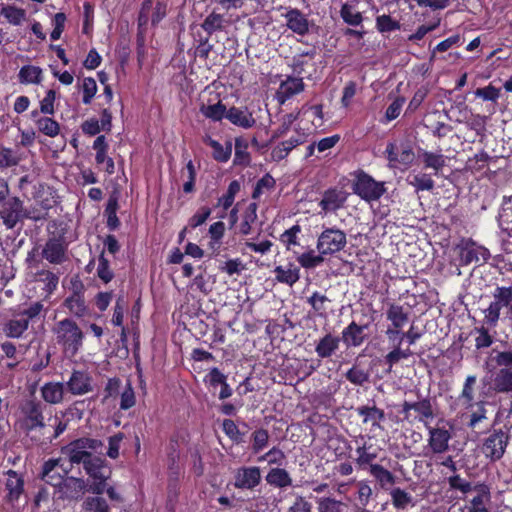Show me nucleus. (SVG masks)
I'll return each instance as SVG.
<instances>
[{
    "instance_id": "17",
    "label": "nucleus",
    "mask_w": 512,
    "mask_h": 512,
    "mask_svg": "<svg viewBox=\"0 0 512 512\" xmlns=\"http://www.w3.org/2000/svg\"><path fill=\"white\" fill-rule=\"evenodd\" d=\"M305 88L302 78L288 77L282 81L276 92V99L280 104H284L293 96L301 93Z\"/></svg>"
},
{
    "instance_id": "4",
    "label": "nucleus",
    "mask_w": 512,
    "mask_h": 512,
    "mask_svg": "<svg viewBox=\"0 0 512 512\" xmlns=\"http://www.w3.org/2000/svg\"><path fill=\"white\" fill-rule=\"evenodd\" d=\"M83 467L87 475L93 480L89 485L88 491L96 495L103 494L105 483L111 475V471L105 464V460L97 456H92V458L85 462Z\"/></svg>"
},
{
    "instance_id": "50",
    "label": "nucleus",
    "mask_w": 512,
    "mask_h": 512,
    "mask_svg": "<svg viewBox=\"0 0 512 512\" xmlns=\"http://www.w3.org/2000/svg\"><path fill=\"white\" fill-rule=\"evenodd\" d=\"M489 250L482 246L471 245L465 251L464 258L467 263L485 262L489 259Z\"/></svg>"
},
{
    "instance_id": "39",
    "label": "nucleus",
    "mask_w": 512,
    "mask_h": 512,
    "mask_svg": "<svg viewBox=\"0 0 512 512\" xmlns=\"http://www.w3.org/2000/svg\"><path fill=\"white\" fill-rule=\"evenodd\" d=\"M83 512H110V506L101 495L88 496L82 503Z\"/></svg>"
},
{
    "instance_id": "62",
    "label": "nucleus",
    "mask_w": 512,
    "mask_h": 512,
    "mask_svg": "<svg viewBox=\"0 0 512 512\" xmlns=\"http://www.w3.org/2000/svg\"><path fill=\"white\" fill-rule=\"evenodd\" d=\"M136 403L135 392L130 382H127L120 396V409L128 410Z\"/></svg>"
},
{
    "instance_id": "46",
    "label": "nucleus",
    "mask_w": 512,
    "mask_h": 512,
    "mask_svg": "<svg viewBox=\"0 0 512 512\" xmlns=\"http://www.w3.org/2000/svg\"><path fill=\"white\" fill-rule=\"evenodd\" d=\"M38 130L48 137H56L60 133V125L50 117H40L36 120Z\"/></svg>"
},
{
    "instance_id": "61",
    "label": "nucleus",
    "mask_w": 512,
    "mask_h": 512,
    "mask_svg": "<svg viewBox=\"0 0 512 512\" xmlns=\"http://www.w3.org/2000/svg\"><path fill=\"white\" fill-rule=\"evenodd\" d=\"M82 91H83V98L82 102L85 105H88L91 103L93 97L95 96L97 92V84L94 78L92 77H86L83 80L82 84Z\"/></svg>"
},
{
    "instance_id": "44",
    "label": "nucleus",
    "mask_w": 512,
    "mask_h": 512,
    "mask_svg": "<svg viewBox=\"0 0 512 512\" xmlns=\"http://www.w3.org/2000/svg\"><path fill=\"white\" fill-rule=\"evenodd\" d=\"M318 512H343L345 504L333 497L316 498Z\"/></svg>"
},
{
    "instance_id": "24",
    "label": "nucleus",
    "mask_w": 512,
    "mask_h": 512,
    "mask_svg": "<svg viewBox=\"0 0 512 512\" xmlns=\"http://www.w3.org/2000/svg\"><path fill=\"white\" fill-rule=\"evenodd\" d=\"M225 118L228 119L232 124L244 129H249L256 123L252 113H250L247 109L237 107H231L228 109Z\"/></svg>"
},
{
    "instance_id": "53",
    "label": "nucleus",
    "mask_w": 512,
    "mask_h": 512,
    "mask_svg": "<svg viewBox=\"0 0 512 512\" xmlns=\"http://www.w3.org/2000/svg\"><path fill=\"white\" fill-rule=\"evenodd\" d=\"M65 306L75 316L82 317L86 313V305L80 294L74 293L65 300Z\"/></svg>"
},
{
    "instance_id": "52",
    "label": "nucleus",
    "mask_w": 512,
    "mask_h": 512,
    "mask_svg": "<svg viewBox=\"0 0 512 512\" xmlns=\"http://www.w3.org/2000/svg\"><path fill=\"white\" fill-rule=\"evenodd\" d=\"M330 302L328 297L318 291L312 293V295L307 299V303H309L314 312L319 316H324L327 311V304Z\"/></svg>"
},
{
    "instance_id": "2",
    "label": "nucleus",
    "mask_w": 512,
    "mask_h": 512,
    "mask_svg": "<svg viewBox=\"0 0 512 512\" xmlns=\"http://www.w3.org/2000/svg\"><path fill=\"white\" fill-rule=\"evenodd\" d=\"M51 331L65 357L73 358L81 350L84 333L74 320L70 318L60 320L53 325Z\"/></svg>"
},
{
    "instance_id": "58",
    "label": "nucleus",
    "mask_w": 512,
    "mask_h": 512,
    "mask_svg": "<svg viewBox=\"0 0 512 512\" xmlns=\"http://www.w3.org/2000/svg\"><path fill=\"white\" fill-rule=\"evenodd\" d=\"M43 311H46L44 308L43 303L40 301H36L31 303L27 308H24L20 312L17 313V316H20L27 320L29 323L30 321H33L37 317L41 315Z\"/></svg>"
},
{
    "instance_id": "22",
    "label": "nucleus",
    "mask_w": 512,
    "mask_h": 512,
    "mask_svg": "<svg viewBox=\"0 0 512 512\" xmlns=\"http://www.w3.org/2000/svg\"><path fill=\"white\" fill-rule=\"evenodd\" d=\"M287 27L294 33L304 36L309 31V22L306 16L298 9H290L284 15Z\"/></svg>"
},
{
    "instance_id": "9",
    "label": "nucleus",
    "mask_w": 512,
    "mask_h": 512,
    "mask_svg": "<svg viewBox=\"0 0 512 512\" xmlns=\"http://www.w3.org/2000/svg\"><path fill=\"white\" fill-rule=\"evenodd\" d=\"M348 196L349 193L342 188H329L325 190L318 204L321 208L319 214L328 215L336 213L345 206Z\"/></svg>"
},
{
    "instance_id": "29",
    "label": "nucleus",
    "mask_w": 512,
    "mask_h": 512,
    "mask_svg": "<svg viewBox=\"0 0 512 512\" xmlns=\"http://www.w3.org/2000/svg\"><path fill=\"white\" fill-rule=\"evenodd\" d=\"M6 489L8 491V498L10 501H16L19 499L23 492L24 480L16 471H7Z\"/></svg>"
},
{
    "instance_id": "56",
    "label": "nucleus",
    "mask_w": 512,
    "mask_h": 512,
    "mask_svg": "<svg viewBox=\"0 0 512 512\" xmlns=\"http://www.w3.org/2000/svg\"><path fill=\"white\" fill-rule=\"evenodd\" d=\"M275 186V180L274 178L269 175L265 174L261 179H259L256 183V186L252 193L253 199H258L262 194L265 192L271 191Z\"/></svg>"
},
{
    "instance_id": "42",
    "label": "nucleus",
    "mask_w": 512,
    "mask_h": 512,
    "mask_svg": "<svg viewBox=\"0 0 512 512\" xmlns=\"http://www.w3.org/2000/svg\"><path fill=\"white\" fill-rule=\"evenodd\" d=\"M346 379L357 386H362L369 381L370 373L358 364H354L346 373Z\"/></svg>"
},
{
    "instance_id": "7",
    "label": "nucleus",
    "mask_w": 512,
    "mask_h": 512,
    "mask_svg": "<svg viewBox=\"0 0 512 512\" xmlns=\"http://www.w3.org/2000/svg\"><path fill=\"white\" fill-rule=\"evenodd\" d=\"M71 471V467L65 459L54 458L49 459L43 464L42 479L54 486L58 487L65 480L64 477Z\"/></svg>"
},
{
    "instance_id": "26",
    "label": "nucleus",
    "mask_w": 512,
    "mask_h": 512,
    "mask_svg": "<svg viewBox=\"0 0 512 512\" xmlns=\"http://www.w3.org/2000/svg\"><path fill=\"white\" fill-rule=\"evenodd\" d=\"M266 482L279 489H284L292 486L293 480L289 472L280 467L271 468L265 476Z\"/></svg>"
},
{
    "instance_id": "20",
    "label": "nucleus",
    "mask_w": 512,
    "mask_h": 512,
    "mask_svg": "<svg viewBox=\"0 0 512 512\" xmlns=\"http://www.w3.org/2000/svg\"><path fill=\"white\" fill-rule=\"evenodd\" d=\"M414 410L418 413V420L420 422H425L428 419H432L434 417V411L432 408V404L430 399L425 398L417 402H408L405 401L402 405V413L405 418H409L410 411Z\"/></svg>"
},
{
    "instance_id": "3",
    "label": "nucleus",
    "mask_w": 512,
    "mask_h": 512,
    "mask_svg": "<svg viewBox=\"0 0 512 512\" xmlns=\"http://www.w3.org/2000/svg\"><path fill=\"white\" fill-rule=\"evenodd\" d=\"M101 446V441L97 439L79 438L62 447L59 458L65 459L71 468L73 464L84 465L92 458V451H97Z\"/></svg>"
},
{
    "instance_id": "5",
    "label": "nucleus",
    "mask_w": 512,
    "mask_h": 512,
    "mask_svg": "<svg viewBox=\"0 0 512 512\" xmlns=\"http://www.w3.org/2000/svg\"><path fill=\"white\" fill-rule=\"evenodd\" d=\"M347 244L346 233L336 227H325L317 238V252L333 255L345 248Z\"/></svg>"
},
{
    "instance_id": "27",
    "label": "nucleus",
    "mask_w": 512,
    "mask_h": 512,
    "mask_svg": "<svg viewBox=\"0 0 512 512\" xmlns=\"http://www.w3.org/2000/svg\"><path fill=\"white\" fill-rule=\"evenodd\" d=\"M275 278L278 282L293 286L300 278V269L293 263L276 266L274 269Z\"/></svg>"
},
{
    "instance_id": "60",
    "label": "nucleus",
    "mask_w": 512,
    "mask_h": 512,
    "mask_svg": "<svg viewBox=\"0 0 512 512\" xmlns=\"http://www.w3.org/2000/svg\"><path fill=\"white\" fill-rule=\"evenodd\" d=\"M376 27L382 33L392 32L400 28V23L389 15H380L376 18Z\"/></svg>"
},
{
    "instance_id": "54",
    "label": "nucleus",
    "mask_w": 512,
    "mask_h": 512,
    "mask_svg": "<svg viewBox=\"0 0 512 512\" xmlns=\"http://www.w3.org/2000/svg\"><path fill=\"white\" fill-rule=\"evenodd\" d=\"M412 355L410 349H401L399 343L385 356V364L388 365V370L391 371L392 367L402 359H407Z\"/></svg>"
},
{
    "instance_id": "51",
    "label": "nucleus",
    "mask_w": 512,
    "mask_h": 512,
    "mask_svg": "<svg viewBox=\"0 0 512 512\" xmlns=\"http://www.w3.org/2000/svg\"><path fill=\"white\" fill-rule=\"evenodd\" d=\"M370 474L380 483L382 487L395 483L394 475L379 464H371L369 468Z\"/></svg>"
},
{
    "instance_id": "38",
    "label": "nucleus",
    "mask_w": 512,
    "mask_h": 512,
    "mask_svg": "<svg viewBox=\"0 0 512 512\" xmlns=\"http://www.w3.org/2000/svg\"><path fill=\"white\" fill-rule=\"evenodd\" d=\"M498 223L503 231L512 233V195L504 198L501 210L498 216Z\"/></svg>"
},
{
    "instance_id": "47",
    "label": "nucleus",
    "mask_w": 512,
    "mask_h": 512,
    "mask_svg": "<svg viewBox=\"0 0 512 512\" xmlns=\"http://www.w3.org/2000/svg\"><path fill=\"white\" fill-rule=\"evenodd\" d=\"M1 15L4 16L10 24L15 26L20 25L26 19V11L13 5L2 7Z\"/></svg>"
},
{
    "instance_id": "63",
    "label": "nucleus",
    "mask_w": 512,
    "mask_h": 512,
    "mask_svg": "<svg viewBox=\"0 0 512 512\" xmlns=\"http://www.w3.org/2000/svg\"><path fill=\"white\" fill-rule=\"evenodd\" d=\"M252 449L255 453L260 452L263 450L267 445L269 441V434L268 431L265 429H258L253 432L252 434Z\"/></svg>"
},
{
    "instance_id": "55",
    "label": "nucleus",
    "mask_w": 512,
    "mask_h": 512,
    "mask_svg": "<svg viewBox=\"0 0 512 512\" xmlns=\"http://www.w3.org/2000/svg\"><path fill=\"white\" fill-rule=\"evenodd\" d=\"M410 185H412L417 191H431L434 188V181L429 174L419 173L413 175L409 180Z\"/></svg>"
},
{
    "instance_id": "37",
    "label": "nucleus",
    "mask_w": 512,
    "mask_h": 512,
    "mask_svg": "<svg viewBox=\"0 0 512 512\" xmlns=\"http://www.w3.org/2000/svg\"><path fill=\"white\" fill-rule=\"evenodd\" d=\"M226 24L227 21L224 15L212 12L206 16V18L201 24V27L207 34L212 35L217 31L224 30Z\"/></svg>"
},
{
    "instance_id": "10",
    "label": "nucleus",
    "mask_w": 512,
    "mask_h": 512,
    "mask_svg": "<svg viewBox=\"0 0 512 512\" xmlns=\"http://www.w3.org/2000/svg\"><path fill=\"white\" fill-rule=\"evenodd\" d=\"M385 153L392 167L408 168L415 160V153L407 144L389 143L386 146Z\"/></svg>"
},
{
    "instance_id": "30",
    "label": "nucleus",
    "mask_w": 512,
    "mask_h": 512,
    "mask_svg": "<svg viewBox=\"0 0 512 512\" xmlns=\"http://www.w3.org/2000/svg\"><path fill=\"white\" fill-rule=\"evenodd\" d=\"M420 159L427 169H432L434 175H438L439 172L445 167L447 157L442 153H435L430 151H422Z\"/></svg>"
},
{
    "instance_id": "59",
    "label": "nucleus",
    "mask_w": 512,
    "mask_h": 512,
    "mask_svg": "<svg viewBox=\"0 0 512 512\" xmlns=\"http://www.w3.org/2000/svg\"><path fill=\"white\" fill-rule=\"evenodd\" d=\"M393 505L398 509H406L412 501V497L406 491L395 488L391 491Z\"/></svg>"
},
{
    "instance_id": "57",
    "label": "nucleus",
    "mask_w": 512,
    "mask_h": 512,
    "mask_svg": "<svg viewBox=\"0 0 512 512\" xmlns=\"http://www.w3.org/2000/svg\"><path fill=\"white\" fill-rule=\"evenodd\" d=\"M298 115H299L298 113L297 114H293V113L285 114L281 118V125L273 132L272 137H271V142L284 136L290 130L294 121L297 120Z\"/></svg>"
},
{
    "instance_id": "6",
    "label": "nucleus",
    "mask_w": 512,
    "mask_h": 512,
    "mask_svg": "<svg viewBox=\"0 0 512 512\" xmlns=\"http://www.w3.org/2000/svg\"><path fill=\"white\" fill-rule=\"evenodd\" d=\"M352 188L356 195L367 202L379 200L386 192L384 182L376 181L365 172L356 175Z\"/></svg>"
},
{
    "instance_id": "41",
    "label": "nucleus",
    "mask_w": 512,
    "mask_h": 512,
    "mask_svg": "<svg viewBox=\"0 0 512 512\" xmlns=\"http://www.w3.org/2000/svg\"><path fill=\"white\" fill-rule=\"evenodd\" d=\"M20 83L39 84L42 81V69L38 66H23L18 74Z\"/></svg>"
},
{
    "instance_id": "45",
    "label": "nucleus",
    "mask_w": 512,
    "mask_h": 512,
    "mask_svg": "<svg viewBox=\"0 0 512 512\" xmlns=\"http://www.w3.org/2000/svg\"><path fill=\"white\" fill-rule=\"evenodd\" d=\"M301 233V227L299 225H293L280 235V242L289 251L293 250L294 247L299 246V234Z\"/></svg>"
},
{
    "instance_id": "43",
    "label": "nucleus",
    "mask_w": 512,
    "mask_h": 512,
    "mask_svg": "<svg viewBox=\"0 0 512 512\" xmlns=\"http://www.w3.org/2000/svg\"><path fill=\"white\" fill-rule=\"evenodd\" d=\"M244 249H248L259 255H266L271 251L273 242L268 239L250 238L244 243Z\"/></svg>"
},
{
    "instance_id": "48",
    "label": "nucleus",
    "mask_w": 512,
    "mask_h": 512,
    "mask_svg": "<svg viewBox=\"0 0 512 512\" xmlns=\"http://www.w3.org/2000/svg\"><path fill=\"white\" fill-rule=\"evenodd\" d=\"M340 16L350 26H359L363 22V16L359 11L348 3H344L340 9Z\"/></svg>"
},
{
    "instance_id": "64",
    "label": "nucleus",
    "mask_w": 512,
    "mask_h": 512,
    "mask_svg": "<svg viewBox=\"0 0 512 512\" xmlns=\"http://www.w3.org/2000/svg\"><path fill=\"white\" fill-rule=\"evenodd\" d=\"M285 454L277 447L271 448L267 453L259 458V461H267L270 465H282L285 461Z\"/></svg>"
},
{
    "instance_id": "11",
    "label": "nucleus",
    "mask_w": 512,
    "mask_h": 512,
    "mask_svg": "<svg viewBox=\"0 0 512 512\" xmlns=\"http://www.w3.org/2000/svg\"><path fill=\"white\" fill-rule=\"evenodd\" d=\"M508 444V434L502 430H494L483 443V453L492 461L502 458Z\"/></svg>"
},
{
    "instance_id": "23",
    "label": "nucleus",
    "mask_w": 512,
    "mask_h": 512,
    "mask_svg": "<svg viewBox=\"0 0 512 512\" xmlns=\"http://www.w3.org/2000/svg\"><path fill=\"white\" fill-rule=\"evenodd\" d=\"M305 140L306 137L302 133L291 136L288 140L280 142L272 149V158L276 161L283 160L294 148L303 144Z\"/></svg>"
},
{
    "instance_id": "12",
    "label": "nucleus",
    "mask_w": 512,
    "mask_h": 512,
    "mask_svg": "<svg viewBox=\"0 0 512 512\" xmlns=\"http://www.w3.org/2000/svg\"><path fill=\"white\" fill-rule=\"evenodd\" d=\"M24 217L23 202L18 197H12L4 202L0 210V218L7 229H13L16 224Z\"/></svg>"
},
{
    "instance_id": "31",
    "label": "nucleus",
    "mask_w": 512,
    "mask_h": 512,
    "mask_svg": "<svg viewBox=\"0 0 512 512\" xmlns=\"http://www.w3.org/2000/svg\"><path fill=\"white\" fill-rule=\"evenodd\" d=\"M386 317L394 328H403L409 320V312L403 306L390 304L386 311Z\"/></svg>"
},
{
    "instance_id": "33",
    "label": "nucleus",
    "mask_w": 512,
    "mask_h": 512,
    "mask_svg": "<svg viewBox=\"0 0 512 512\" xmlns=\"http://www.w3.org/2000/svg\"><path fill=\"white\" fill-rule=\"evenodd\" d=\"M492 389L496 393L512 392V370L500 369L494 376Z\"/></svg>"
},
{
    "instance_id": "8",
    "label": "nucleus",
    "mask_w": 512,
    "mask_h": 512,
    "mask_svg": "<svg viewBox=\"0 0 512 512\" xmlns=\"http://www.w3.org/2000/svg\"><path fill=\"white\" fill-rule=\"evenodd\" d=\"M493 296L494 300L484 311L485 320L491 326L497 324L501 309L510 305L512 301V289L510 287H497Z\"/></svg>"
},
{
    "instance_id": "35",
    "label": "nucleus",
    "mask_w": 512,
    "mask_h": 512,
    "mask_svg": "<svg viewBox=\"0 0 512 512\" xmlns=\"http://www.w3.org/2000/svg\"><path fill=\"white\" fill-rule=\"evenodd\" d=\"M477 377L475 375H468L463 384L462 391L459 395V401L462 402L466 409L474 407V394Z\"/></svg>"
},
{
    "instance_id": "15",
    "label": "nucleus",
    "mask_w": 512,
    "mask_h": 512,
    "mask_svg": "<svg viewBox=\"0 0 512 512\" xmlns=\"http://www.w3.org/2000/svg\"><path fill=\"white\" fill-rule=\"evenodd\" d=\"M261 481L259 467H241L235 474V487L239 489H253Z\"/></svg>"
},
{
    "instance_id": "21",
    "label": "nucleus",
    "mask_w": 512,
    "mask_h": 512,
    "mask_svg": "<svg viewBox=\"0 0 512 512\" xmlns=\"http://www.w3.org/2000/svg\"><path fill=\"white\" fill-rule=\"evenodd\" d=\"M87 484L82 478L67 477L61 485H59V492L62 494L63 499H78L84 493Z\"/></svg>"
},
{
    "instance_id": "1",
    "label": "nucleus",
    "mask_w": 512,
    "mask_h": 512,
    "mask_svg": "<svg viewBox=\"0 0 512 512\" xmlns=\"http://www.w3.org/2000/svg\"><path fill=\"white\" fill-rule=\"evenodd\" d=\"M18 420L26 436L39 443H52L66 429L67 421L52 413V409L36 399H28L20 405Z\"/></svg>"
},
{
    "instance_id": "18",
    "label": "nucleus",
    "mask_w": 512,
    "mask_h": 512,
    "mask_svg": "<svg viewBox=\"0 0 512 512\" xmlns=\"http://www.w3.org/2000/svg\"><path fill=\"white\" fill-rule=\"evenodd\" d=\"M428 446L434 454L445 453L449 449L450 432L445 428L429 427Z\"/></svg>"
},
{
    "instance_id": "36",
    "label": "nucleus",
    "mask_w": 512,
    "mask_h": 512,
    "mask_svg": "<svg viewBox=\"0 0 512 512\" xmlns=\"http://www.w3.org/2000/svg\"><path fill=\"white\" fill-rule=\"evenodd\" d=\"M356 411L363 417L364 423H370L373 427H379L380 421L385 417L384 411L376 406H360Z\"/></svg>"
},
{
    "instance_id": "34",
    "label": "nucleus",
    "mask_w": 512,
    "mask_h": 512,
    "mask_svg": "<svg viewBox=\"0 0 512 512\" xmlns=\"http://www.w3.org/2000/svg\"><path fill=\"white\" fill-rule=\"evenodd\" d=\"M204 142L212 148V156L216 161L227 162L229 160L232 153V144L230 142H226L225 146H223L209 136L204 138Z\"/></svg>"
},
{
    "instance_id": "49",
    "label": "nucleus",
    "mask_w": 512,
    "mask_h": 512,
    "mask_svg": "<svg viewBox=\"0 0 512 512\" xmlns=\"http://www.w3.org/2000/svg\"><path fill=\"white\" fill-rule=\"evenodd\" d=\"M200 112L212 121H220L225 118L227 110L224 104L218 102L212 105L202 104L200 106Z\"/></svg>"
},
{
    "instance_id": "19",
    "label": "nucleus",
    "mask_w": 512,
    "mask_h": 512,
    "mask_svg": "<svg viewBox=\"0 0 512 512\" xmlns=\"http://www.w3.org/2000/svg\"><path fill=\"white\" fill-rule=\"evenodd\" d=\"M66 393L65 384L62 382H46L40 388V395L44 404L57 405L64 401Z\"/></svg>"
},
{
    "instance_id": "14",
    "label": "nucleus",
    "mask_w": 512,
    "mask_h": 512,
    "mask_svg": "<svg viewBox=\"0 0 512 512\" xmlns=\"http://www.w3.org/2000/svg\"><path fill=\"white\" fill-rule=\"evenodd\" d=\"M475 495L465 504L462 512H489L491 502L490 489L483 483L474 485Z\"/></svg>"
},
{
    "instance_id": "16",
    "label": "nucleus",
    "mask_w": 512,
    "mask_h": 512,
    "mask_svg": "<svg viewBox=\"0 0 512 512\" xmlns=\"http://www.w3.org/2000/svg\"><path fill=\"white\" fill-rule=\"evenodd\" d=\"M66 245L62 238L52 237L46 242L42 256L52 264H60L65 261Z\"/></svg>"
},
{
    "instance_id": "25",
    "label": "nucleus",
    "mask_w": 512,
    "mask_h": 512,
    "mask_svg": "<svg viewBox=\"0 0 512 512\" xmlns=\"http://www.w3.org/2000/svg\"><path fill=\"white\" fill-rule=\"evenodd\" d=\"M366 326H359L355 322H351L342 331V340L347 347H358L365 339L364 329Z\"/></svg>"
},
{
    "instance_id": "13",
    "label": "nucleus",
    "mask_w": 512,
    "mask_h": 512,
    "mask_svg": "<svg viewBox=\"0 0 512 512\" xmlns=\"http://www.w3.org/2000/svg\"><path fill=\"white\" fill-rule=\"evenodd\" d=\"M65 387L73 396H82L93 391V378L86 371L74 370Z\"/></svg>"
},
{
    "instance_id": "28",
    "label": "nucleus",
    "mask_w": 512,
    "mask_h": 512,
    "mask_svg": "<svg viewBox=\"0 0 512 512\" xmlns=\"http://www.w3.org/2000/svg\"><path fill=\"white\" fill-rule=\"evenodd\" d=\"M339 343L338 337L328 333L318 341L315 351L320 358H329L338 350Z\"/></svg>"
},
{
    "instance_id": "32",
    "label": "nucleus",
    "mask_w": 512,
    "mask_h": 512,
    "mask_svg": "<svg viewBox=\"0 0 512 512\" xmlns=\"http://www.w3.org/2000/svg\"><path fill=\"white\" fill-rule=\"evenodd\" d=\"M28 326L26 319L15 314L14 318L4 324L3 332L9 338H20L27 331Z\"/></svg>"
},
{
    "instance_id": "40",
    "label": "nucleus",
    "mask_w": 512,
    "mask_h": 512,
    "mask_svg": "<svg viewBox=\"0 0 512 512\" xmlns=\"http://www.w3.org/2000/svg\"><path fill=\"white\" fill-rule=\"evenodd\" d=\"M326 255L310 249L297 257L298 263L305 269H314L324 262Z\"/></svg>"
}]
</instances>
